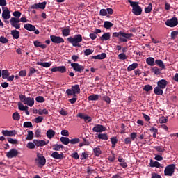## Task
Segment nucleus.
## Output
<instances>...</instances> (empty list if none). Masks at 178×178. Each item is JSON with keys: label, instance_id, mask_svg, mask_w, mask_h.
Returning a JSON list of instances; mask_svg holds the SVG:
<instances>
[{"label": "nucleus", "instance_id": "nucleus-23", "mask_svg": "<svg viewBox=\"0 0 178 178\" xmlns=\"http://www.w3.org/2000/svg\"><path fill=\"white\" fill-rule=\"evenodd\" d=\"M33 45H35L36 48L40 47L42 49H45L47 48V44H42V43L38 40H35L33 42Z\"/></svg>", "mask_w": 178, "mask_h": 178}, {"label": "nucleus", "instance_id": "nucleus-45", "mask_svg": "<svg viewBox=\"0 0 178 178\" xmlns=\"http://www.w3.org/2000/svg\"><path fill=\"white\" fill-rule=\"evenodd\" d=\"M111 141L112 144V148H115V147H116V144H118V138L115 137L111 138Z\"/></svg>", "mask_w": 178, "mask_h": 178}, {"label": "nucleus", "instance_id": "nucleus-32", "mask_svg": "<svg viewBox=\"0 0 178 178\" xmlns=\"http://www.w3.org/2000/svg\"><path fill=\"white\" fill-rule=\"evenodd\" d=\"M89 101H98L99 99V95H92L88 97Z\"/></svg>", "mask_w": 178, "mask_h": 178}, {"label": "nucleus", "instance_id": "nucleus-24", "mask_svg": "<svg viewBox=\"0 0 178 178\" xmlns=\"http://www.w3.org/2000/svg\"><path fill=\"white\" fill-rule=\"evenodd\" d=\"M100 41H108V40H111V33H105L100 38Z\"/></svg>", "mask_w": 178, "mask_h": 178}, {"label": "nucleus", "instance_id": "nucleus-53", "mask_svg": "<svg viewBox=\"0 0 178 178\" xmlns=\"http://www.w3.org/2000/svg\"><path fill=\"white\" fill-rule=\"evenodd\" d=\"M151 10H152V4L149 3L147 7L145 8V13H151Z\"/></svg>", "mask_w": 178, "mask_h": 178}, {"label": "nucleus", "instance_id": "nucleus-43", "mask_svg": "<svg viewBox=\"0 0 178 178\" xmlns=\"http://www.w3.org/2000/svg\"><path fill=\"white\" fill-rule=\"evenodd\" d=\"M60 148H65L63 145L56 144L53 146V151H60Z\"/></svg>", "mask_w": 178, "mask_h": 178}, {"label": "nucleus", "instance_id": "nucleus-3", "mask_svg": "<svg viewBox=\"0 0 178 178\" xmlns=\"http://www.w3.org/2000/svg\"><path fill=\"white\" fill-rule=\"evenodd\" d=\"M130 6L132 8V13L135 16H140L143 13V8L138 5L140 3L138 1H133L131 0H128Z\"/></svg>", "mask_w": 178, "mask_h": 178}, {"label": "nucleus", "instance_id": "nucleus-35", "mask_svg": "<svg viewBox=\"0 0 178 178\" xmlns=\"http://www.w3.org/2000/svg\"><path fill=\"white\" fill-rule=\"evenodd\" d=\"M27 133H28V134L26 138V140L31 141V140H33V138H34V133L33 132V131H28Z\"/></svg>", "mask_w": 178, "mask_h": 178}, {"label": "nucleus", "instance_id": "nucleus-30", "mask_svg": "<svg viewBox=\"0 0 178 178\" xmlns=\"http://www.w3.org/2000/svg\"><path fill=\"white\" fill-rule=\"evenodd\" d=\"M154 92L156 94V95H163V90L159 86H156L154 88Z\"/></svg>", "mask_w": 178, "mask_h": 178}, {"label": "nucleus", "instance_id": "nucleus-51", "mask_svg": "<svg viewBox=\"0 0 178 178\" xmlns=\"http://www.w3.org/2000/svg\"><path fill=\"white\" fill-rule=\"evenodd\" d=\"M13 120H20V114L19 113L15 112L13 114Z\"/></svg>", "mask_w": 178, "mask_h": 178}, {"label": "nucleus", "instance_id": "nucleus-48", "mask_svg": "<svg viewBox=\"0 0 178 178\" xmlns=\"http://www.w3.org/2000/svg\"><path fill=\"white\" fill-rule=\"evenodd\" d=\"M83 142L79 143L80 148H81V147H84V145H90V142H88V140H87L86 138H83Z\"/></svg>", "mask_w": 178, "mask_h": 178}, {"label": "nucleus", "instance_id": "nucleus-9", "mask_svg": "<svg viewBox=\"0 0 178 178\" xmlns=\"http://www.w3.org/2000/svg\"><path fill=\"white\" fill-rule=\"evenodd\" d=\"M20 19L16 18V17H11L10 20V23L12 26V27H15V29H20Z\"/></svg>", "mask_w": 178, "mask_h": 178}, {"label": "nucleus", "instance_id": "nucleus-29", "mask_svg": "<svg viewBox=\"0 0 178 178\" xmlns=\"http://www.w3.org/2000/svg\"><path fill=\"white\" fill-rule=\"evenodd\" d=\"M55 131L52 129H49L46 134L47 138L49 139L53 138V137H55Z\"/></svg>", "mask_w": 178, "mask_h": 178}, {"label": "nucleus", "instance_id": "nucleus-28", "mask_svg": "<svg viewBox=\"0 0 178 178\" xmlns=\"http://www.w3.org/2000/svg\"><path fill=\"white\" fill-rule=\"evenodd\" d=\"M63 37H69L70 35V28L69 26L62 30Z\"/></svg>", "mask_w": 178, "mask_h": 178}, {"label": "nucleus", "instance_id": "nucleus-63", "mask_svg": "<svg viewBox=\"0 0 178 178\" xmlns=\"http://www.w3.org/2000/svg\"><path fill=\"white\" fill-rule=\"evenodd\" d=\"M176 35H178V31H174L171 32V39L172 40H175L176 39Z\"/></svg>", "mask_w": 178, "mask_h": 178}, {"label": "nucleus", "instance_id": "nucleus-54", "mask_svg": "<svg viewBox=\"0 0 178 178\" xmlns=\"http://www.w3.org/2000/svg\"><path fill=\"white\" fill-rule=\"evenodd\" d=\"M35 101H36L37 102L42 103V102H45V99H44V97H42V96H38V97H36V98H35Z\"/></svg>", "mask_w": 178, "mask_h": 178}, {"label": "nucleus", "instance_id": "nucleus-40", "mask_svg": "<svg viewBox=\"0 0 178 178\" xmlns=\"http://www.w3.org/2000/svg\"><path fill=\"white\" fill-rule=\"evenodd\" d=\"M37 65H39V66H42L43 67H51V63H42L38 61Z\"/></svg>", "mask_w": 178, "mask_h": 178}, {"label": "nucleus", "instance_id": "nucleus-39", "mask_svg": "<svg viewBox=\"0 0 178 178\" xmlns=\"http://www.w3.org/2000/svg\"><path fill=\"white\" fill-rule=\"evenodd\" d=\"M18 109L19 111H29V106L23 105V104L19 102L18 103Z\"/></svg>", "mask_w": 178, "mask_h": 178}, {"label": "nucleus", "instance_id": "nucleus-61", "mask_svg": "<svg viewBox=\"0 0 178 178\" xmlns=\"http://www.w3.org/2000/svg\"><path fill=\"white\" fill-rule=\"evenodd\" d=\"M162 153H160V154L155 155L154 159L156 161H163V157H162Z\"/></svg>", "mask_w": 178, "mask_h": 178}, {"label": "nucleus", "instance_id": "nucleus-26", "mask_svg": "<svg viewBox=\"0 0 178 178\" xmlns=\"http://www.w3.org/2000/svg\"><path fill=\"white\" fill-rule=\"evenodd\" d=\"M11 35H13V38L15 40H19V38L20 37V33L17 30H12Z\"/></svg>", "mask_w": 178, "mask_h": 178}, {"label": "nucleus", "instance_id": "nucleus-56", "mask_svg": "<svg viewBox=\"0 0 178 178\" xmlns=\"http://www.w3.org/2000/svg\"><path fill=\"white\" fill-rule=\"evenodd\" d=\"M94 52V50L87 49L84 50L83 54L86 55V56H88V55H91Z\"/></svg>", "mask_w": 178, "mask_h": 178}, {"label": "nucleus", "instance_id": "nucleus-50", "mask_svg": "<svg viewBox=\"0 0 178 178\" xmlns=\"http://www.w3.org/2000/svg\"><path fill=\"white\" fill-rule=\"evenodd\" d=\"M26 147L29 149H34V148H35V144L34 143V142H29L26 145Z\"/></svg>", "mask_w": 178, "mask_h": 178}, {"label": "nucleus", "instance_id": "nucleus-37", "mask_svg": "<svg viewBox=\"0 0 178 178\" xmlns=\"http://www.w3.org/2000/svg\"><path fill=\"white\" fill-rule=\"evenodd\" d=\"M156 65H157L159 67L161 68V70L165 69V64L163 63V61L161 60H155Z\"/></svg>", "mask_w": 178, "mask_h": 178}, {"label": "nucleus", "instance_id": "nucleus-16", "mask_svg": "<svg viewBox=\"0 0 178 178\" xmlns=\"http://www.w3.org/2000/svg\"><path fill=\"white\" fill-rule=\"evenodd\" d=\"M1 134H3V136H5L6 137H15L17 134V132L15 130H2Z\"/></svg>", "mask_w": 178, "mask_h": 178}, {"label": "nucleus", "instance_id": "nucleus-55", "mask_svg": "<svg viewBox=\"0 0 178 178\" xmlns=\"http://www.w3.org/2000/svg\"><path fill=\"white\" fill-rule=\"evenodd\" d=\"M7 141H8L10 144H19L17 139H13L11 138H7Z\"/></svg>", "mask_w": 178, "mask_h": 178}, {"label": "nucleus", "instance_id": "nucleus-31", "mask_svg": "<svg viewBox=\"0 0 178 178\" xmlns=\"http://www.w3.org/2000/svg\"><path fill=\"white\" fill-rule=\"evenodd\" d=\"M137 67H138V63H134L127 67V71L131 72V70H134V69H137Z\"/></svg>", "mask_w": 178, "mask_h": 178}, {"label": "nucleus", "instance_id": "nucleus-20", "mask_svg": "<svg viewBox=\"0 0 178 178\" xmlns=\"http://www.w3.org/2000/svg\"><path fill=\"white\" fill-rule=\"evenodd\" d=\"M51 156L54 159H63L64 158L63 153L59 154L58 152H54Z\"/></svg>", "mask_w": 178, "mask_h": 178}, {"label": "nucleus", "instance_id": "nucleus-15", "mask_svg": "<svg viewBox=\"0 0 178 178\" xmlns=\"http://www.w3.org/2000/svg\"><path fill=\"white\" fill-rule=\"evenodd\" d=\"M77 118H80V119H83L84 122L90 123V122H92V118L83 114V113H79L77 114Z\"/></svg>", "mask_w": 178, "mask_h": 178}, {"label": "nucleus", "instance_id": "nucleus-41", "mask_svg": "<svg viewBox=\"0 0 178 178\" xmlns=\"http://www.w3.org/2000/svg\"><path fill=\"white\" fill-rule=\"evenodd\" d=\"M168 120H169L168 117L162 116L159 118V122L161 124H163V123H168Z\"/></svg>", "mask_w": 178, "mask_h": 178}, {"label": "nucleus", "instance_id": "nucleus-33", "mask_svg": "<svg viewBox=\"0 0 178 178\" xmlns=\"http://www.w3.org/2000/svg\"><path fill=\"white\" fill-rule=\"evenodd\" d=\"M60 141H61L62 143L64 144V145H67L69 143H70V139H69V138L67 137L63 136L60 138Z\"/></svg>", "mask_w": 178, "mask_h": 178}, {"label": "nucleus", "instance_id": "nucleus-11", "mask_svg": "<svg viewBox=\"0 0 178 178\" xmlns=\"http://www.w3.org/2000/svg\"><path fill=\"white\" fill-rule=\"evenodd\" d=\"M71 66L75 72H79V73H83L84 72V67L77 63H71Z\"/></svg>", "mask_w": 178, "mask_h": 178}, {"label": "nucleus", "instance_id": "nucleus-25", "mask_svg": "<svg viewBox=\"0 0 178 178\" xmlns=\"http://www.w3.org/2000/svg\"><path fill=\"white\" fill-rule=\"evenodd\" d=\"M146 63L148 66H154L155 65V58L153 57H148L146 59Z\"/></svg>", "mask_w": 178, "mask_h": 178}, {"label": "nucleus", "instance_id": "nucleus-5", "mask_svg": "<svg viewBox=\"0 0 178 178\" xmlns=\"http://www.w3.org/2000/svg\"><path fill=\"white\" fill-rule=\"evenodd\" d=\"M66 94L70 97V95H73V97H76V94H80V86L74 85L72 86L71 89H67L66 90Z\"/></svg>", "mask_w": 178, "mask_h": 178}, {"label": "nucleus", "instance_id": "nucleus-22", "mask_svg": "<svg viewBox=\"0 0 178 178\" xmlns=\"http://www.w3.org/2000/svg\"><path fill=\"white\" fill-rule=\"evenodd\" d=\"M24 28L28 31H35V26L31 24H24Z\"/></svg>", "mask_w": 178, "mask_h": 178}, {"label": "nucleus", "instance_id": "nucleus-59", "mask_svg": "<svg viewBox=\"0 0 178 178\" xmlns=\"http://www.w3.org/2000/svg\"><path fill=\"white\" fill-rule=\"evenodd\" d=\"M8 41H9V40H8V38H5V36L0 37V42H1V44H7V42Z\"/></svg>", "mask_w": 178, "mask_h": 178}, {"label": "nucleus", "instance_id": "nucleus-34", "mask_svg": "<svg viewBox=\"0 0 178 178\" xmlns=\"http://www.w3.org/2000/svg\"><path fill=\"white\" fill-rule=\"evenodd\" d=\"M150 133H153V138H156V134H158V129L154 127H152L149 129Z\"/></svg>", "mask_w": 178, "mask_h": 178}, {"label": "nucleus", "instance_id": "nucleus-6", "mask_svg": "<svg viewBox=\"0 0 178 178\" xmlns=\"http://www.w3.org/2000/svg\"><path fill=\"white\" fill-rule=\"evenodd\" d=\"M175 169H176V165L170 164L167 165L164 170L165 176H173L175 174Z\"/></svg>", "mask_w": 178, "mask_h": 178}, {"label": "nucleus", "instance_id": "nucleus-42", "mask_svg": "<svg viewBox=\"0 0 178 178\" xmlns=\"http://www.w3.org/2000/svg\"><path fill=\"white\" fill-rule=\"evenodd\" d=\"M152 90H154V88L152 87V86L151 85H145L143 87V91H146L147 92H149V91H152Z\"/></svg>", "mask_w": 178, "mask_h": 178}, {"label": "nucleus", "instance_id": "nucleus-4", "mask_svg": "<svg viewBox=\"0 0 178 178\" xmlns=\"http://www.w3.org/2000/svg\"><path fill=\"white\" fill-rule=\"evenodd\" d=\"M19 98L21 101V102H23L24 105H28V106H30L31 108L34 105V98L32 97H26V95H19Z\"/></svg>", "mask_w": 178, "mask_h": 178}, {"label": "nucleus", "instance_id": "nucleus-10", "mask_svg": "<svg viewBox=\"0 0 178 178\" xmlns=\"http://www.w3.org/2000/svg\"><path fill=\"white\" fill-rule=\"evenodd\" d=\"M50 40L51 42H54V44H62L65 42V40L63 39L62 37L60 36H56V35H51L50 36Z\"/></svg>", "mask_w": 178, "mask_h": 178}, {"label": "nucleus", "instance_id": "nucleus-27", "mask_svg": "<svg viewBox=\"0 0 178 178\" xmlns=\"http://www.w3.org/2000/svg\"><path fill=\"white\" fill-rule=\"evenodd\" d=\"M106 58V54L105 53H102L101 54H98L97 56H92L91 57V59H99V60H102L105 59Z\"/></svg>", "mask_w": 178, "mask_h": 178}, {"label": "nucleus", "instance_id": "nucleus-21", "mask_svg": "<svg viewBox=\"0 0 178 178\" xmlns=\"http://www.w3.org/2000/svg\"><path fill=\"white\" fill-rule=\"evenodd\" d=\"M150 168H163V166H161V163L158 161H154V160H150L149 163Z\"/></svg>", "mask_w": 178, "mask_h": 178}, {"label": "nucleus", "instance_id": "nucleus-44", "mask_svg": "<svg viewBox=\"0 0 178 178\" xmlns=\"http://www.w3.org/2000/svg\"><path fill=\"white\" fill-rule=\"evenodd\" d=\"M1 74H2L3 79H8V76L10 75L9 70H2Z\"/></svg>", "mask_w": 178, "mask_h": 178}, {"label": "nucleus", "instance_id": "nucleus-2", "mask_svg": "<svg viewBox=\"0 0 178 178\" xmlns=\"http://www.w3.org/2000/svg\"><path fill=\"white\" fill-rule=\"evenodd\" d=\"M113 37L119 38L121 42H127V40H129V38H131V37H133V33H126L123 31H120L118 33L114 32L113 33Z\"/></svg>", "mask_w": 178, "mask_h": 178}, {"label": "nucleus", "instance_id": "nucleus-19", "mask_svg": "<svg viewBox=\"0 0 178 178\" xmlns=\"http://www.w3.org/2000/svg\"><path fill=\"white\" fill-rule=\"evenodd\" d=\"M33 143H34L35 147H44V145H47V143H45V140H44L34 139L33 140Z\"/></svg>", "mask_w": 178, "mask_h": 178}, {"label": "nucleus", "instance_id": "nucleus-12", "mask_svg": "<svg viewBox=\"0 0 178 178\" xmlns=\"http://www.w3.org/2000/svg\"><path fill=\"white\" fill-rule=\"evenodd\" d=\"M19 155V151L15 149H11L6 153L7 158L11 159L12 158H16Z\"/></svg>", "mask_w": 178, "mask_h": 178}, {"label": "nucleus", "instance_id": "nucleus-36", "mask_svg": "<svg viewBox=\"0 0 178 178\" xmlns=\"http://www.w3.org/2000/svg\"><path fill=\"white\" fill-rule=\"evenodd\" d=\"M104 27L106 29V30H109L111 27H113V24L109 21H106L104 22Z\"/></svg>", "mask_w": 178, "mask_h": 178}, {"label": "nucleus", "instance_id": "nucleus-13", "mask_svg": "<svg viewBox=\"0 0 178 178\" xmlns=\"http://www.w3.org/2000/svg\"><path fill=\"white\" fill-rule=\"evenodd\" d=\"M106 127L101 124H97L92 129L93 133H102L103 131H106Z\"/></svg>", "mask_w": 178, "mask_h": 178}, {"label": "nucleus", "instance_id": "nucleus-38", "mask_svg": "<svg viewBox=\"0 0 178 178\" xmlns=\"http://www.w3.org/2000/svg\"><path fill=\"white\" fill-rule=\"evenodd\" d=\"M93 152H94L95 156H99L101 155V154H102V151H101V148H99V147L94 148Z\"/></svg>", "mask_w": 178, "mask_h": 178}, {"label": "nucleus", "instance_id": "nucleus-60", "mask_svg": "<svg viewBox=\"0 0 178 178\" xmlns=\"http://www.w3.org/2000/svg\"><path fill=\"white\" fill-rule=\"evenodd\" d=\"M80 142V139L79 138H73L71 139L70 140V144L74 145V144H79V143Z\"/></svg>", "mask_w": 178, "mask_h": 178}, {"label": "nucleus", "instance_id": "nucleus-52", "mask_svg": "<svg viewBox=\"0 0 178 178\" xmlns=\"http://www.w3.org/2000/svg\"><path fill=\"white\" fill-rule=\"evenodd\" d=\"M58 72L60 73H66V67L65 66H58Z\"/></svg>", "mask_w": 178, "mask_h": 178}, {"label": "nucleus", "instance_id": "nucleus-17", "mask_svg": "<svg viewBox=\"0 0 178 178\" xmlns=\"http://www.w3.org/2000/svg\"><path fill=\"white\" fill-rule=\"evenodd\" d=\"M157 86L159 88H161V90H164L168 86V81L165 79H161L157 82Z\"/></svg>", "mask_w": 178, "mask_h": 178}, {"label": "nucleus", "instance_id": "nucleus-47", "mask_svg": "<svg viewBox=\"0 0 178 178\" xmlns=\"http://www.w3.org/2000/svg\"><path fill=\"white\" fill-rule=\"evenodd\" d=\"M38 115H48L49 112L47 108L39 109L38 111Z\"/></svg>", "mask_w": 178, "mask_h": 178}, {"label": "nucleus", "instance_id": "nucleus-62", "mask_svg": "<svg viewBox=\"0 0 178 178\" xmlns=\"http://www.w3.org/2000/svg\"><path fill=\"white\" fill-rule=\"evenodd\" d=\"M152 72L154 73V74H159L161 73V70L158 68L157 67H154L152 68Z\"/></svg>", "mask_w": 178, "mask_h": 178}, {"label": "nucleus", "instance_id": "nucleus-14", "mask_svg": "<svg viewBox=\"0 0 178 178\" xmlns=\"http://www.w3.org/2000/svg\"><path fill=\"white\" fill-rule=\"evenodd\" d=\"M47 7V1L42 3H35L31 6V9H45Z\"/></svg>", "mask_w": 178, "mask_h": 178}, {"label": "nucleus", "instance_id": "nucleus-1", "mask_svg": "<svg viewBox=\"0 0 178 178\" xmlns=\"http://www.w3.org/2000/svg\"><path fill=\"white\" fill-rule=\"evenodd\" d=\"M67 41H68L70 44H72V47H78V48H80V47H81L80 42L83 41V36L80 34L75 35L74 37L70 36L67 38Z\"/></svg>", "mask_w": 178, "mask_h": 178}, {"label": "nucleus", "instance_id": "nucleus-49", "mask_svg": "<svg viewBox=\"0 0 178 178\" xmlns=\"http://www.w3.org/2000/svg\"><path fill=\"white\" fill-rule=\"evenodd\" d=\"M98 138L99 140H108V135L106 134H99L98 135Z\"/></svg>", "mask_w": 178, "mask_h": 178}, {"label": "nucleus", "instance_id": "nucleus-46", "mask_svg": "<svg viewBox=\"0 0 178 178\" xmlns=\"http://www.w3.org/2000/svg\"><path fill=\"white\" fill-rule=\"evenodd\" d=\"M23 127L26 129H33V123L31 122H24Z\"/></svg>", "mask_w": 178, "mask_h": 178}, {"label": "nucleus", "instance_id": "nucleus-64", "mask_svg": "<svg viewBox=\"0 0 178 178\" xmlns=\"http://www.w3.org/2000/svg\"><path fill=\"white\" fill-rule=\"evenodd\" d=\"M152 178H162V176H161L159 174H157L156 172L152 173Z\"/></svg>", "mask_w": 178, "mask_h": 178}, {"label": "nucleus", "instance_id": "nucleus-8", "mask_svg": "<svg viewBox=\"0 0 178 178\" xmlns=\"http://www.w3.org/2000/svg\"><path fill=\"white\" fill-rule=\"evenodd\" d=\"M165 26L168 27H176L178 24V19L177 17H174L170 19H167L165 22Z\"/></svg>", "mask_w": 178, "mask_h": 178}, {"label": "nucleus", "instance_id": "nucleus-7", "mask_svg": "<svg viewBox=\"0 0 178 178\" xmlns=\"http://www.w3.org/2000/svg\"><path fill=\"white\" fill-rule=\"evenodd\" d=\"M35 162L38 163V166L42 168V166H45V164L47 163V159L44 155L40 153H38Z\"/></svg>", "mask_w": 178, "mask_h": 178}, {"label": "nucleus", "instance_id": "nucleus-57", "mask_svg": "<svg viewBox=\"0 0 178 178\" xmlns=\"http://www.w3.org/2000/svg\"><path fill=\"white\" fill-rule=\"evenodd\" d=\"M118 59H120L121 60H126V59H127V56H126L124 53H121L118 55Z\"/></svg>", "mask_w": 178, "mask_h": 178}, {"label": "nucleus", "instance_id": "nucleus-58", "mask_svg": "<svg viewBox=\"0 0 178 178\" xmlns=\"http://www.w3.org/2000/svg\"><path fill=\"white\" fill-rule=\"evenodd\" d=\"M13 15L14 17L19 19L20 16H22V13H20V11H15L13 13Z\"/></svg>", "mask_w": 178, "mask_h": 178}, {"label": "nucleus", "instance_id": "nucleus-18", "mask_svg": "<svg viewBox=\"0 0 178 178\" xmlns=\"http://www.w3.org/2000/svg\"><path fill=\"white\" fill-rule=\"evenodd\" d=\"M2 17L4 20H9V18L10 17V11H9V8H6L3 10Z\"/></svg>", "mask_w": 178, "mask_h": 178}]
</instances>
